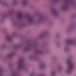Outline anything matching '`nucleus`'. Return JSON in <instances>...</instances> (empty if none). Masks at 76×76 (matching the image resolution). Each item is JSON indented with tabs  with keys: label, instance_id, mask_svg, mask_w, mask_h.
Instances as JSON below:
<instances>
[{
	"label": "nucleus",
	"instance_id": "1",
	"mask_svg": "<svg viewBox=\"0 0 76 76\" xmlns=\"http://www.w3.org/2000/svg\"><path fill=\"white\" fill-rule=\"evenodd\" d=\"M66 63H68V67L67 69L65 71V72L66 73H70L73 69V68L75 66V63L73 61L70 62L67 60L66 62Z\"/></svg>",
	"mask_w": 76,
	"mask_h": 76
},
{
	"label": "nucleus",
	"instance_id": "2",
	"mask_svg": "<svg viewBox=\"0 0 76 76\" xmlns=\"http://www.w3.org/2000/svg\"><path fill=\"white\" fill-rule=\"evenodd\" d=\"M67 8H68V4H66L60 7V9L62 10H67Z\"/></svg>",
	"mask_w": 76,
	"mask_h": 76
},
{
	"label": "nucleus",
	"instance_id": "3",
	"mask_svg": "<svg viewBox=\"0 0 76 76\" xmlns=\"http://www.w3.org/2000/svg\"><path fill=\"white\" fill-rule=\"evenodd\" d=\"M18 69L19 70H21L24 68V65L22 63H20L19 65H18Z\"/></svg>",
	"mask_w": 76,
	"mask_h": 76
},
{
	"label": "nucleus",
	"instance_id": "4",
	"mask_svg": "<svg viewBox=\"0 0 76 76\" xmlns=\"http://www.w3.org/2000/svg\"><path fill=\"white\" fill-rule=\"evenodd\" d=\"M67 42L68 44H70V45H74L75 44V42L73 40L67 41Z\"/></svg>",
	"mask_w": 76,
	"mask_h": 76
},
{
	"label": "nucleus",
	"instance_id": "5",
	"mask_svg": "<svg viewBox=\"0 0 76 76\" xmlns=\"http://www.w3.org/2000/svg\"><path fill=\"white\" fill-rule=\"evenodd\" d=\"M15 53H11L7 55L6 56V57L7 58H11V57H12V56Z\"/></svg>",
	"mask_w": 76,
	"mask_h": 76
},
{
	"label": "nucleus",
	"instance_id": "6",
	"mask_svg": "<svg viewBox=\"0 0 76 76\" xmlns=\"http://www.w3.org/2000/svg\"><path fill=\"white\" fill-rule=\"evenodd\" d=\"M56 75V71L55 70L53 71L50 74V76H55Z\"/></svg>",
	"mask_w": 76,
	"mask_h": 76
},
{
	"label": "nucleus",
	"instance_id": "7",
	"mask_svg": "<svg viewBox=\"0 0 76 76\" xmlns=\"http://www.w3.org/2000/svg\"><path fill=\"white\" fill-rule=\"evenodd\" d=\"M52 14L54 16H56L58 15V12H57V11L56 10H53L52 11Z\"/></svg>",
	"mask_w": 76,
	"mask_h": 76
},
{
	"label": "nucleus",
	"instance_id": "8",
	"mask_svg": "<svg viewBox=\"0 0 76 76\" xmlns=\"http://www.w3.org/2000/svg\"><path fill=\"white\" fill-rule=\"evenodd\" d=\"M27 20L29 23H31L32 21V18L31 17H28Z\"/></svg>",
	"mask_w": 76,
	"mask_h": 76
},
{
	"label": "nucleus",
	"instance_id": "9",
	"mask_svg": "<svg viewBox=\"0 0 76 76\" xmlns=\"http://www.w3.org/2000/svg\"><path fill=\"white\" fill-rule=\"evenodd\" d=\"M26 0H24L21 3V4L22 6H25L26 4Z\"/></svg>",
	"mask_w": 76,
	"mask_h": 76
},
{
	"label": "nucleus",
	"instance_id": "10",
	"mask_svg": "<svg viewBox=\"0 0 76 76\" xmlns=\"http://www.w3.org/2000/svg\"><path fill=\"white\" fill-rule=\"evenodd\" d=\"M23 15L20 14H18L17 15V17L19 19H22L23 18Z\"/></svg>",
	"mask_w": 76,
	"mask_h": 76
},
{
	"label": "nucleus",
	"instance_id": "11",
	"mask_svg": "<svg viewBox=\"0 0 76 76\" xmlns=\"http://www.w3.org/2000/svg\"><path fill=\"white\" fill-rule=\"evenodd\" d=\"M39 68H45V64H42L41 65H39Z\"/></svg>",
	"mask_w": 76,
	"mask_h": 76
},
{
	"label": "nucleus",
	"instance_id": "12",
	"mask_svg": "<svg viewBox=\"0 0 76 76\" xmlns=\"http://www.w3.org/2000/svg\"><path fill=\"white\" fill-rule=\"evenodd\" d=\"M12 37H7V39L8 41H11L12 40Z\"/></svg>",
	"mask_w": 76,
	"mask_h": 76
},
{
	"label": "nucleus",
	"instance_id": "13",
	"mask_svg": "<svg viewBox=\"0 0 76 76\" xmlns=\"http://www.w3.org/2000/svg\"><path fill=\"white\" fill-rule=\"evenodd\" d=\"M46 35H47V33H43L41 34V35H40V37H45V36Z\"/></svg>",
	"mask_w": 76,
	"mask_h": 76
},
{
	"label": "nucleus",
	"instance_id": "14",
	"mask_svg": "<svg viewBox=\"0 0 76 76\" xmlns=\"http://www.w3.org/2000/svg\"><path fill=\"white\" fill-rule=\"evenodd\" d=\"M38 53L40 54H41L42 53H43V51L42 50H39Z\"/></svg>",
	"mask_w": 76,
	"mask_h": 76
},
{
	"label": "nucleus",
	"instance_id": "15",
	"mask_svg": "<svg viewBox=\"0 0 76 76\" xmlns=\"http://www.w3.org/2000/svg\"><path fill=\"white\" fill-rule=\"evenodd\" d=\"M29 48L28 47H26V48H25L24 49V50H29Z\"/></svg>",
	"mask_w": 76,
	"mask_h": 76
},
{
	"label": "nucleus",
	"instance_id": "16",
	"mask_svg": "<svg viewBox=\"0 0 76 76\" xmlns=\"http://www.w3.org/2000/svg\"><path fill=\"white\" fill-rule=\"evenodd\" d=\"M68 50V48H67V47H65L64 48V50L65 51H67Z\"/></svg>",
	"mask_w": 76,
	"mask_h": 76
},
{
	"label": "nucleus",
	"instance_id": "17",
	"mask_svg": "<svg viewBox=\"0 0 76 76\" xmlns=\"http://www.w3.org/2000/svg\"><path fill=\"white\" fill-rule=\"evenodd\" d=\"M6 45H2V47H3V48L4 47H6Z\"/></svg>",
	"mask_w": 76,
	"mask_h": 76
},
{
	"label": "nucleus",
	"instance_id": "18",
	"mask_svg": "<svg viewBox=\"0 0 76 76\" xmlns=\"http://www.w3.org/2000/svg\"><path fill=\"white\" fill-rule=\"evenodd\" d=\"M14 3L15 4L16 3H17V2L16 1H14Z\"/></svg>",
	"mask_w": 76,
	"mask_h": 76
},
{
	"label": "nucleus",
	"instance_id": "19",
	"mask_svg": "<svg viewBox=\"0 0 76 76\" xmlns=\"http://www.w3.org/2000/svg\"><path fill=\"white\" fill-rule=\"evenodd\" d=\"M72 28H70L69 29V30L71 31L72 29Z\"/></svg>",
	"mask_w": 76,
	"mask_h": 76
},
{
	"label": "nucleus",
	"instance_id": "20",
	"mask_svg": "<svg viewBox=\"0 0 76 76\" xmlns=\"http://www.w3.org/2000/svg\"><path fill=\"white\" fill-rule=\"evenodd\" d=\"M12 76H15V74H12Z\"/></svg>",
	"mask_w": 76,
	"mask_h": 76
},
{
	"label": "nucleus",
	"instance_id": "21",
	"mask_svg": "<svg viewBox=\"0 0 76 76\" xmlns=\"http://www.w3.org/2000/svg\"><path fill=\"white\" fill-rule=\"evenodd\" d=\"M57 45H60V44H58Z\"/></svg>",
	"mask_w": 76,
	"mask_h": 76
}]
</instances>
